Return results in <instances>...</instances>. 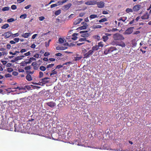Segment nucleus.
Masks as SVG:
<instances>
[{
	"label": "nucleus",
	"mask_w": 151,
	"mask_h": 151,
	"mask_svg": "<svg viewBox=\"0 0 151 151\" xmlns=\"http://www.w3.org/2000/svg\"><path fill=\"white\" fill-rule=\"evenodd\" d=\"M117 43H118V42L113 41V42H111V44L112 45H117Z\"/></svg>",
	"instance_id": "46"
},
{
	"label": "nucleus",
	"mask_w": 151,
	"mask_h": 151,
	"mask_svg": "<svg viewBox=\"0 0 151 151\" xmlns=\"http://www.w3.org/2000/svg\"><path fill=\"white\" fill-rule=\"evenodd\" d=\"M140 8V6L139 5L137 4L134 6L133 8V10L134 11L137 12Z\"/></svg>",
	"instance_id": "10"
},
{
	"label": "nucleus",
	"mask_w": 151,
	"mask_h": 151,
	"mask_svg": "<svg viewBox=\"0 0 151 151\" xmlns=\"http://www.w3.org/2000/svg\"><path fill=\"white\" fill-rule=\"evenodd\" d=\"M101 26L100 25H94L93 26V27L94 29H97V28H100L101 27Z\"/></svg>",
	"instance_id": "33"
},
{
	"label": "nucleus",
	"mask_w": 151,
	"mask_h": 151,
	"mask_svg": "<svg viewBox=\"0 0 151 151\" xmlns=\"http://www.w3.org/2000/svg\"><path fill=\"white\" fill-rule=\"evenodd\" d=\"M30 52L29 51L27 52L24 53V55L25 56H27L30 55Z\"/></svg>",
	"instance_id": "53"
},
{
	"label": "nucleus",
	"mask_w": 151,
	"mask_h": 151,
	"mask_svg": "<svg viewBox=\"0 0 151 151\" xmlns=\"http://www.w3.org/2000/svg\"><path fill=\"white\" fill-rule=\"evenodd\" d=\"M50 133V135H51L52 137L53 138V139H55L54 137H55V135L57 136H59V135L60 134H59V133Z\"/></svg>",
	"instance_id": "16"
},
{
	"label": "nucleus",
	"mask_w": 151,
	"mask_h": 151,
	"mask_svg": "<svg viewBox=\"0 0 151 151\" xmlns=\"http://www.w3.org/2000/svg\"><path fill=\"white\" fill-rule=\"evenodd\" d=\"M12 32L10 31H9L4 33L2 35V36H4L6 38H7L10 37L12 35Z\"/></svg>",
	"instance_id": "8"
},
{
	"label": "nucleus",
	"mask_w": 151,
	"mask_h": 151,
	"mask_svg": "<svg viewBox=\"0 0 151 151\" xmlns=\"http://www.w3.org/2000/svg\"><path fill=\"white\" fill-rule=\"evenodd\" d=\"M59 43L62 44L64 42V40L63 39L60 38L59 39Z\"/></svg>",
	"instance_id": "40"
},
{
	"label": "nucleus",
	"mask_w": 151,
	"mask_h": 151,
	"mask_svg": "<svg viewBox=\"0 0 151 151\" xmlns=\"http://www.w3.org/2000/svg\"><path fill=\"white\" fill-rule=\"evenodd\" d=\"M54 65V64H49L47 65L46 68H52Z\"/></svg>",
	"instance_id": "39"
},
{
	"label": "nucleus",
	"mask_w": 151,
	"mask_h": 151,
	"mask_svg": "<svg viewBox=\"0 0 151 151\" xmlns=\"http://www.w3.org/2000/svg\"><path fill=\"white\" fill-rule=\"evenodd\" d=\"M19 40V38H15L14 39V42H18Z\"/></svg>",
	"instance_id": "61"
},
{
	"label": "nucleus",
	"mask_w": 151,
	"mask_h": 151,
	"mask_svg": "<svg viewBox=\"0 0 151 151\" xmlns=\"http://www.w3.org/2000/svg\"><path fill=\"white\" fill-rule=\"evenodd\" d=\"M10 8L8 7H5L2 9V10L3 11H8L9 10Z\"/></svg>",
	"instance_id": "37"
},
{
	"label": "nucleus",
	"mask_w": 151,
	"mask_h": 151,
	"mask_svg": "<svg viewBox=\"0 0 151 151\" xmlns=\"http://www.w3.org/2000/svg\"><path fill=\"white\" fill-rule=\"evenodd\" d=\"M93 37L95 39H96L98 40H99L100 39V37L99 35L94 36Z\"/></svg>",
	"instance_id": "35"
},
{
	"label": "nucleus",
	"mask_w": 151,
	"mask_h": 151,
	"mask_svg": "<svg viewBox=\"0 0 151 151\" xmlns=\"http://www.w3.org/2000/svg\"><path fill=\"white\" fill-rule=\"evenodd\" d=\"M104 53L105 55H107V54H109V51H108V49H107L106 50H105L104 51Z\"/></svg>",
	"instance_id": "59"
},
{
	"label": "nucleus",
	"mask_w": 151,
	"mask_h": 151,
	"mask_svg": "<svg viewBox=\"0 0 151 151\" xmlns=\"http://www.w3.org/2000/svg\"><path fill=\"white\" fill-rule=\"evenodd\" d=\"M85 4L88 5L96 4V1L89 0L85 3Z\"/></svg>",
	"instance_id": "7"
},
{
	"label": "nucleus",
	"mask_w": 151,
	"mask_h": 151,
	"mask_svg": "<svg viewBox=\"0 0 151 151\" xmlns=\"http://www.w3.org/2000/svg\"><path fill=\"white\" fill-rule=\"evenodd\" d=\"M12 64L10 63H8L6 65V66L7 67H10L12 66Z\"/></svg>",
	"instance_id": "63"
},
{
	"label": "nucleus",
	"mask_w": 151,
	"mask_h": 151,
	"mask_svg": "<svg viewBox=\"0 0 151 151\" xmlns=\"http://www.w3.org/2000/svg\"><path fill=\"white\" fill-rule=\"evenodd\" d=\"M24 57V55H21L20 56H18L15 58V61H17L19 60H20L22 59Z\"/></svg>",
	"instance_id": "18"
},
{
	"label": "nucleus",
	"mask_w": 151,
	"mask_h": 151,
	"mask_svg": "<svg viewBox=\"0 0 151 151\" xmlns=\"http://www.w3.org/2000/svg\"><path fill=\"white\" fill-rule=\"evenodd\" d=\"M113 38L116 40H122L124 39L123 35L119 33L114 34L113 35Z\"/></svg>",
	"instance_id": "1"
},
{
	"label": "nucleus",
	"mask_w": 151,
	"mask_h": 151,
	"mask_svg": "<svg viewBox=\"0 0 151 151\" xmlns=\"http://www.w3.org/2000/svg\"><path fill=\"white\" fill-rule=\"evenodd\" d=\"M5 76L7 78L10 77L12 76V75L10 74L9 73H8V74H5Z\"/></svg>",
	"instance_id": "56"
},
{
	"label": "nucleus",
	"mask_w": 151,
	"mask_h": 151,
	"mask_svg": "<svg viewBox=\"0 0 151 151\" xmlns=\"http://www.w3.org/2000/svg\"><path fill=\"white\" fill-rule=\"evenodd\" d=\"M31 68L30 66H29L26 67L24 68V69L25 70H29Z\"/></svg>",
	"instance_id": "54"
},
{
	"label": "nucleus",
	"mask_w": 151,
	"mask_h": 151,
	"mask_svg": "<svg viewBox=\"0 0 151 151\" xmlns=\"http://www.w3.org/2000/svg\"><path fill=\"white\" fill-rule=\"evenodd\" d=\"M126 11L127 13H129V12H133L132 9L129 8L127 9L126 10Z\"/></svg>",
	"instance_id": "43"
},
{
	"label": "nucleus",
	"mask_w": 151,
	"mask_h": 151,
	"mask_svg": "<svg viewBox=\"0 0 151 151\" xmlns=\"http://www.w3.org/2000/svg\"><path fill=\"white\" fill-rule=\"evenodd\" d=\"M102 39L104 42H106L108 40V37L107 36L104 35L102 37Z\"/></svg>",
	"instance_id": "29"
},
{
	"label": "nucleus",
	"mask_w": 151,
	"mask_h": 151,
	"mask_svg": "<svg viewBox=\"0 0 151 151\" xmlns=\"http://www.w3.org/2000/svg\"><path fill=\"white\" fill-rule=\"evenodd\" d=\"M43 75V73L42 72H40L39 73V78H41L42 77Z\"/></svg>",
	"instance_id": "52"
},
{
	"label": "nucleus",
	"mask_w": 151,
	"mask_h": 151,
	"mask_svg": "<svg viewBox=\"0 0 151 151\" xmlns=\"http://www.w3.org/2000/svg\"><path fill=\"white\" fill-rule=\"evenodd\" d=\"M31 5H28L26 6H25L24 7V8L25 9H28L29 8H30V7L31 6Z\"/></svg>",
	"instance_id": "62"
},
{
	"label": "nucleus",
	"mask_w": 151,
	"mask_h": 151,
	"mask_svg": "<svg viewBox=\"0 0 151 151\" xmlns=\"http://www.w3.org/2000/svg\"><path fill=\"white\" fill-rule=\"evenodd\" d=\"M82 57H81L75 56L73 57V59L76 61H78L81 59Z\"/></svg>",
	"instance_id": "22"
},
{
	"label": "nucleus",
	"mask_w": 151,
	"mask_h": 151,
	"mask_svg": "<svg viewBox=\"0 0 151 151\" xmlns=\"http://www.w3.org/2000/svg\"><path fill=\"white\" fill-rule=\"evenodd\" d=\"M117 45L120 46L122 47H124L125 46V43L122 42H118Z\"/></svg>",
	"instance_id": "17"
},
{
	"label": "nucleus",
	"mask_w": 151,
	"mask_h": 151,
	"mask_svg": "<svg viewBox=\"0 0 151 151\" xmlns=\"http://www.w3.org/2000/svg\"><path fill=\"white\" fill-rule=\"evenodd\" d=\"M21 65L22 66H25L27 65L25 61H23L21 63Z\"/></svg>",
	"instance_id": "41"
},
{
	"label": "nucleus",
	"mask_w": 151,
	"mask_h": 151,
	"mask_svg": "<svg viewBox=\"0 0 151 151\" xmlns=\"http://www.w3.org/2000/svg\"><path fill=\"white\" fill-rule=\"evenodd\" d=\"M47 104L49 106L51 107H53L56 105L55 103L52 101L48 102L47 103Z\"/></svg>",
	"instance_id": "14"
},
{
	"label": "nucleus",
	"mask_w": 151,
	"mask_h": 151,
	"mask_svg": "<svg viewBox=\"0 0 151 151\" xmlns=\"http://www.w3.org/2000/svg\"><path fill=\"white\" fill-rule=\"evenodd\" d=\"M40 81H41L40 82L41 83H42L43 84H45L49 82V81H48L45 80L43 78L41 79L40 80Z\"/></svg>",
	"instance_id": "25"
},
{
	"label": "nucleus",
	"mask_w": 151,
	"mask_h": 151,
	"mask_svg": "<svg viewBox=\"0 0 151 151\" xmlns=\"http://www.w3.org/2000/svg\"><path fill=\"white\" fill-rule=\"evenodd\" d=\"M58 6V5L57 4H52L50 6L51 8H53L57 6Z\"/></svg>",
	"instance_id": "58"
},
{
	"label": "nucleus",
	"mask_w": 151,
	"mask_h": 151,
	"mask_svg": "<svg viewBox=\"0 0 151 151\" xmlns=\"http://www.w3.org/2000/svg\"><path fill=\"white\" fill-rule=\"evenodd\" d=\"M26 78L27 80L28 81H31L32 80V78L31 76L28 74H27L26 77Z\"/></svg>",
	"instance_id": "19"
},
{
	"label": "nucleus",
	"mask_w": 151,
	"mask_h": 151,
	"mask_svg": "<svg viewBox=\"0 0 151 151\" xmlns=\"http://www.w3.org/2000/svg\"><path fill=\"white\" fill-rule=\"evenodd\" d=\"M46 68L44 66H42L40 67V69L42 71H45L46 70Z\"/></svg>",
	"instance_id": "31"
},
{
	"label": "nucleus",
	"mask_w": 151,
	"mask_h": 151,
	"mask_svg": "<svg viewBox=\"0 0 151 151\" xmlns=\"http://www.w3.org/2000/svg\"><path fill=\"white\" fill-rule=\"evenodd\" d=\"M27 17V15L26 14H24L20 16V18L23 19H25Z\"/></svg>",
	"instance_id": "30"
},
{
	"label": "nucleus",
	"mask_w": 151,
	"mask_h": 151,
	"mask_svg": "<svg viewBox=\"0 0 151 151\" xmlns=\"http://www.w3.org/2000/svg\"><path fill=\"white\" fill-rule=\"evenodd\" d=\"M107 21V19L106 18H103V19H101L99 21V22L100 23L102 22H105Z\"/></svg>",
	"instance_id": "38"
},
{
	"label": "nucleus",
	"mask_w": 151,
	"mask_h": 151,
	"mask_svg": "<svg viewBox=\"0 0 151 151\" xmlns=\"http://www.w3.org/2000/svg\"><path fill=\"white\" fill-rule=\"evenodd\" d=\"M78 35V34L74 33L73 35V37L71 38L72 40H76L77 37H76Z\"/></svg>",
	"instance_id": "23"
},
{
	"label": "nucleus",
	"mask_w": 151,
	"mask_h": 151,
	"mask_svg": "<svg viewBox=\"0 0 151 151\" xmlns=\"http://www.w3.org/2000/svg\"><path fill=\"white\" fill-rule=\"evenodd\" d=\"M51 41V40H49L48 41V43H47L46 42H45V46L46 47H47L49 46V43H50V42Z\"/></svg>",
	"instance_id": "42"
},
{
	"label": "nucleus",
	"mask_w": 151,
	"mask_h": 151,
	"mask_svg": "<svg viewBox=\"0 0 151 151\" xmlns=\"http://www.w3.org/2000/svg\"><path fill=\"white\" fill-rule=\"evenodd\" d=\"M87 31H83L80 32V33H82L81 35V37H89L90 35L89 34L87 33Z\"/></svg>",
	"instance_id": "3"
},
{
	"label": "nucleus",
	"mask_w": 151,
	"mask_h": 151,
	"mask_svg": "<svg viewBox=\"0 0 151 151\" xmlns=\"http://www.w3.org/2000/svg\"><path fill=\"white\" fill-rule=\"evenodd\" d=\"M72 4L71 3H69L68 4L63 6V10H67L71 6Z\"/></svg>",
	"instance_id": "11"
},
{
	"label": "nucleus",
	"mask_w": 151,
	"mask_h": 151,
	"mask_svg": "<svg viewBox=\"0 0 151 151\" xmlns=\"http://www.w3.org/2000/svg\"><path fill=\"white\" fill-rule=\"evenodd\" d=\"M45 19V17H44L42 16L39 17V19L40 21H43Z\"/></svg>",
	"instance_id": "50"
},
{
	"label": "nucleus",
	"mask_w": 151,
	"mask_h": 151,
	"mask_svg": "<svg viewBox=\"0 0 151 151\" xmlns=\"http://www.w3.org/2000/svg\"><path fill=\"white\" fill-rule=\"evenodd\" d=\"M26 51H27V50L26 49H22L21 50L20 52L21 53H23V52H26Z\"/></svg>",
	"instance_id": "64"
},
{
	"label": "nucleus",
	"mask_w": 151,
	"mask_h": 151,
	"mask_svg": "<svg viewBox=\"0 0 151 151\" xmlns=\"http://www.w3.org/2000/svg\"><path fill=\"white\" fill-rule=\"evenodd\" d=\"M96 4L97 5L99 8H102L104 6V3L103 1H99L97 2L96 1Z\"/></svg>",
	"instance_id": "5"
},
{
	"label": "nucleus",
	"mask_w": 151,
	"mask_h": 151,
	"mask_svg": "<svg viewBox=\"0 0 151 151\" xmlns=\"http://www.w3.org/2000/svg\"><path fill=\"white\" fill-rule=\"evenodd\" d=\"M52 72L50 74V76L56 74L57 73V72L55 71V69L52 70Z\"/></svg>",
	"instance_id": "32"
},
{
	"label": "nucleus",
	"mask_w": 151,
	"mask_h": 151,
	"mask_svg": "<svg viewBox=\"0 0 151 151\" xmlns=\"http://www.w3.org/2000/svg\"><path fill=\"white\" fill-rule=\"evenodd\" d=\"M82 20L83 19H77L74 21L73 24H74L77 25L79 24Z\"/></svg>",
	"instance_id": "13"
},
{
	"label": "nucleus",
	"mask_w": 151,
	"mask_h": 151,
	"mask_svg": "<svg viewBox=\"0 0 151 151\" xmlns=\"http://www.w3.org/2000/svg\"><path fill=\"white\" fill-rule=\"evenodd\" d=\"M132 45H133V46L134 47H135L136 46V45H137V42H135L132 41Z\"/></svg>",
	"instance_id": "55"
},
{
	"label": "nucleus",
	"mask_w": 151,
	"mask_h": 151,
	"mask_svg": "<svg viewBox=\"0 0 151 151\" xmlns=\"http://www.w3.org/2000/svg\"><path fill=\"white\" fill-rule=\"evenodd\" d=\"M127 17H121L119 19L118 21H122L123 22H125L127 20Z\"/></svg>",
	"instance_id": "21"
},
{
	"label": "nucleus",
	"mask_w": 151,
	"mask_h": 151,
	"mask_svg": "<svg viewBox=\"0 0 151 151\" xmlns=\"http://www.w3.org/2000/svg\"><path fill=\"white\" fill-rule=\"evenodd\" d=\"M149 18V16L147 15L146 14L141 17V18L142 19H147Z\"/></svg>",
	"instance_id": "26"
},
{
	"label": "nucleus",
	"mask_w": 151,
	"mask_h": 151,
	"mask_svg": "<svg viewBox=\"0 0 151 151\" xmlns=\"http://www.w3.org/2000/svg\"><path fill=\"white\" fill-rule=\"evenodd\" d=\"M93 53V50H91L89 51L88 52L84 54V58H87L90 57L92 55Z\"/></svg>",
	"instance_id": "6"
},
{
	"label": "nucleus",
	"mask_w": 151,
	"mask_h": 151,
	"mask_svg": "<svg viewBox=\"0 0 151 151\" xmlns=\"http://www.w3.org/2000/svg\"><path fill=\"white\" fill-rule=\"evenodd\" d=\"M79 41L80 42H84L86 41V38H82L79 39Z\"/></svg>",
	"instance_id": "49"
},
{
	"label": "nucleus",
	"mask_w": 151,
	"mask_h": 151,
	"mask_svg": "<svg viewBox=\"0 0 151 151\" xmlns=\"http://www.w3.org/2000/svg\"><path fill=\"white\" fill-rule=\"evenodd\" d=\"M89 18L90 19L95 18H96L98 17V16L96 14H91L89 16Z\"/></svg>",
	"instance_id": "20"
},
{
	"label": "nucleus",
	"mask_w": 151,
	"mask_h": 151,
	"mask_svg": "<svg viewBox=\"0 0 151 151\" xmlns=\"http://www.w3.org/2000/svg\"><path fill=\"white\" fill-rule=\"evenodd\" d=\"M31 35V34L30 32H26L23 33L21 35L22 37L24 38H28L29 36Z\"/></svg>",
	"instance_id": "9"
},
{
	"label": "nucleus",
	"mask_w": 151,
	"mask_h": 151,
	"mask_svg": "<svg viewBox=\"0 0 151 151\" xmlns=\"http://www.w3.org/2000/svg\"><path fill=\"white\" fill-rule=\"evenodd\" d=\"M16 20H14L13 18H11L7 20V22H12L15 21Z\"/></svg>",
	"instance_id": "36"
},
{
	"label": "nucleus",
	"mask_w": 151,
	"mask_h": 151,
	"mask_svg": "<svg viewBox=\"0 0 151 151\" xmlns=\"http://www.w3.org/2000/svg\"><path fill=\"white\" fill-rule=\"evenodd\" d=\"M83 1H76V4L77 5H80L83 3Z\"/></svg>",
	"instance_id": "44"
},
{
	"label": "nucleus",
	"mask_w": 151,
	"mask_h": 151,
	"mask_svg": "<svg viewBox=\"0 0 151 151\" xmlns=\"http://www.w3.org/2000/svg\"><path fill=\"white\" fill-rule=\"evenodd\" d=\"M13 70V69L12 68H8L7 69V71L9 73L12 72Z\"/></svg>",
	"instance_id": "45"
},
{
	"label": "nucleus",
	"mask_w": 151,
	"mask_h": 151,
	"mask_svg": "<svg viewBox=\"0 0 151 151\" xmlns=\"http://www.w3.org/2000/svg\"><path fill=\"white\" fill-rule=\"evenodd\" d=\"M67 48V47H59V46H57L56 47V49L57 50H64L66 49Z\"/></svg>",
	"instance_id": "15"
},
{
	"label": "nucleus",
	"mask_w": 151,
	"mask_h": 151,
	"mask_svg": "<svg viewBox=\"0 0 151 151\" xmlns=\"http://www.w3.org/2000/svg\"><path fill=\"white\" fill-rule=\"evenodd\" d=\"M12 74L13 75H14V76H17L18 74V73L16 71H13L12 72Z\"/></svg>",
	"instance_id": "51"
},
{
	"label": "nucleus",
	"mask_w": 151,
	"mask_h": 151,
	"mask_svg": "<svg viewBox=\"0 0 151 151\" xmlns=\"http://www.w3.org/2000/svg\"><path fill=\"white\" fill-rule=\"evenodd\" d=\"M23 89V87H17L13 88V89H19V90H22Z\"/></svg>",
	"instance_id": "48"
},
{
	"label": "nucleus",
	"mask_w": 151,
	"mask_h": 151,
	"mask_svg": "<svg viewBox=\"0 0 151 151\" xmlns=\"http://www.w3.org/2000/svg\"><path fill=\"white\" fill-rule=\"evenodd\" d=\"M60 13L61 10H58L55 12V14L56 15H59Z\"/></svg>",
	"instance_id": "34"
},
{
	"label": "nucleus",
	"mask_w": 151,
	"mask_h": 151,
	"mask_svg": "<svg viewBox=\"0 0 151 151\" xmlns=\"http://www.w3.org/2000/svg\"><path fill=\"white\" fill-rule=\"evenodd\" d=\"M108 50L109 53L112 52L113 54H116L117 53L116 52H115L117 51V49L115 47H110L109 48Z\"/></svg>",
	"instance_id": "2"
},
{
	"label": "nucleus",
	"mask_w": 151,
	"mask_h": 151,
	"mask_svg": "<svg viewBox=\"0 0 151 151\" xmlns=\"http://www.w3.org/2000/svg\"><path fill=\"white\" fill-rule=\"evenodd\" d=\"M81 24H83V25L82 26L79 27V29L81 30L86 29V28L87 26V24L86 23H85L84 22H82L81 23Z\"/></svg>",
	"instance_id": "12"
},
{
	"label": "nucleus",
	"mask_w": 151,
	"mask_h": 151,
	"mask_svg": "<svg viewBox=\"0 0 151 151\" xmlns=\"http://www.w3.org/2000/svg\"><path fill=\"white\" fill-rule=\"evenodd\" d=\"M99 49V48L98 46V45H97L93 47H92V50H93V51L94 50H97Z\"/></svg>",
	"instance_id": "28"
},
{
	"label": "nucleus",
	"mask_w": 151,
	"mask_h": 151,
	"mask_svg": "<svg viewBox=\"0 0 151 151\" xmlns=\"http://www.w3.org/2000/svg\"><path fill=\"white\" fill-rule=\"evenodd\" d=\"M63 65H57L56 67V68L59 69L63 67Z\"/></svg>",
	"instance_id": "60"
},
{
	"label": "nucleus",
	"mask_w": 151,
	"mask_h": 151,
	"mask_svg": "<svg viewBox=\"0 0 151 151\" xmlns=\"http://www.w3.org/2000/svg\"><path fill=\"white\" fill-rule=\"evenodd\" d=\"M98 47L99 49H101V48L102 47L104 46V44H103V42H101L98 43Z\"/></svg>",
	"instance_id": "27"
},
{
	"label": "nucleus",
	"mask_w": 151,
	"mask_h": 151,
	"mask_svg": "<svg viewBox=\"0 0 151 151\" xmlns=\"http://www.w3.org/2000/svg\"><path fill=\"white\" fill-rule=\"evenodd\" d=\"M134 28V27H130L128 28L125 31L124 33V34L129 35L132 33L133 31V29Z\"/></svg>",
	"instance_id": "4"
},
{
	"label": "nucleus",
	"mask_w": 151,
	"mask_h": 151,
	"mask_svg": "<svg viewBox=\"0 0 151 151\" xmlns=\"http://www.w3.org/2000/svg\"><path fill=\"white\" fill-rule=\"evenodd\" d=\"M11 9L13 10H15L17 9V6L14 5H13L11 6Z\"/></svg>",
	"instance_id": "47"
},
{
	"label": "nucleus",
	"mask_w": 151,
	"mask_h": 151,
	"mask_svg": "<svg viewBox=\"0 0 151 151\" xmlns=\"http://www.w3.org/2000/svg\"><path fill=\"white\" fill-rule=\"evenodd\" d=\"M9 27V25L8 24H5L3 26L1 27L2 29H5Z\"/></svg>",
	"instance_id": "24"
},
{
	"label": "nucleus",
	"mask_w": 151,
	"mask_h": 151,
	"mask_svg": "<svg viewBox=\"0 0 151 151\" xmlns=\"http://www.w3.org/2000/svg\"><path fill=\"white\" fill-rule=\"evenodd\" d=\"M12 36L13 37H15L18 36H19V34L18 33H16L14 34H12Z\"/></svg>",
	"instance_id": "57"
}]
</instances>
